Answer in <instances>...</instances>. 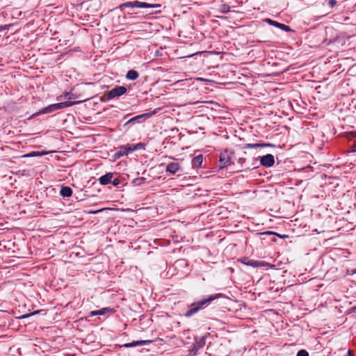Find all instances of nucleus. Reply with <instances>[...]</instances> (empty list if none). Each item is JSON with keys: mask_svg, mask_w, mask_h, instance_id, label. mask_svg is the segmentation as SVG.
Segmentation results:
<instances>
[{"mask_svg": "<svg viewBox=\"0 0 356 356\" xmlns=\"http://www.w3.org/2000/svg\"><path fill=\"white\" fill-rule=\"evenodd\" d=\"M220 296H222L221 293L211 295L206 299L191 304L190 305V309L185 313L184 316L186 318L192 316L198 312L200 309H202L208 306L213 300Z\"/></svg>", "mask_w": 356, "mask_h": 356, "instance_id": "1", "label": "nucleus"}, {"mask_svg": "<svg viewBox=\"0 0 356 356\" xmlns=\"http://www.w3.org/2000/svg\"><path fill=\"white\" fill-rule=\"evenodd\" d=\"M74 103L73 102L67 101L64 102L56 103L54 104H51L42 109L40 110L38 114H44L52 113L55 111L63 109L64 108L70 107L72 106Z\"/></svg>", "mask_w": 356, "mask_h": 356, "instance_id": "2", "label": "nucleus"}, {"mask_svg": "<svg viewBox=\"0 0 356 356\" xmlns=\"http://www.w3.org/2000/svg\"><path fill=\"white\" fill-rule=\"evenodd\" d=\"M127 91V89L122 86H118L109 90L107 92V99H114L116 97H119L124 94H125Z\"/></svg>", "mask_w": 356, "mask_h": 356, "instance_id": "3", "label": "nucleus"}, {"mask_svg": "<svg viewBox=\"0 0 356 356\" xmlns=\"http://www.w3.org/2000/svg\"><path fill=\"white\" fill-rule=\"evenodd\" d=\"M259 159L261 165L265 168L272 167L275 163V157L271 154L259 156Z\"/></svg>", "mask_w": 356, "mask_h": 356, "instance_id": "4", "label": "nucleus"}, {"mask_svg": "<svg viewBox=\"0 0 356 356\" xmlns=\"http://www.w3.org/2000/svg\"><path fill=\"white\" fill-rule=\"evenodd\" d=\"M264 22L268 23L270 26H275V27H277L280 29H282L286 32H291L292 31L291 29L289 26H286L284 24L279 23L277 22L274 21L269 18L264 19Z\"/></svg>", "mask_w": 356, "mask_h": 356, "instance_id": "5", "label": "nucleus"}, {"mask_svg": "<svg viewBox=\"0 0 356 356\" xmlns=\"http://www.w3.org/2000/svg\"><path fill=\"white\" fill-rule=\"evenodd\" d=\"M219 162L220 168H225L230 164V157L227 150L220 154Z\"/></svg>", "mask_w": 356, "mask_h": 356, "instance_id": "6", "label": "nucleus"}, {"mask_svg": "<svg viewBox=\"0 0 356 356\" xmlns=\"http://www.w3.org/2000/svg\"><path fill=\"white\" fill-rule=\"evenodd\" d=\"M180 168H181V167H180L179 163L172 162V163H170L167 165L166 168H165V172L173 175L178 171H179Z\"/></svg>", "mask_w": 356, "mask_h": 356, "instance_id": "7", "label": "nucleus"}, {"mask_svg": "<svg viewBox=\"0 0 356 356\" xmlns=\"http://www.w3.org/2000/svg\"><path fill=\"white\" fill-rule=\"evenodd\" d=\"M152 113H143V114H141V115H136V116H134L133 118H131V119H129L126 123L124 125H127L129 123H134L136 122H139L140 120H145L147 119H148L149 118H150L152 116Z\"/></svg>", "mask_w": 356, "mask_h": 356, "instance_id": "8", "label": "nucleus"}, {"mask_svg": "<svg viewBox=\"0 0 356 356\" xmlns=\"http://www.w3.org/2000/svg\"><path fill=\"white\" fill-rule=\"evenodd\" d=\"M152 343L151 340H140V341H134L131 343H127L123 345L124 347L126 348H131L135 347L137 346H142V345H147Z\"/></svg>", "mask_w": 356, "mask_h": 356, "instance_id": "9", "label": "nucleus"}, {"mask_svg": "<svg viewBox=\"0 0 356 356\" xmlns=\"http://www.w3.org/2000/svg\"><path fill=\"white\" fill-rule=\"evenodd\" d=\"M131 147L129 145L122 146L119 151L115 153V157L120 158L124 155H128L129 153L132 152Z\"/></svg>", "mask_w": 356, "mask_h": 356, "instance_id": "10", "label": "nucleus"}, {"mask_svg": "<svg viewBox=\"0 0 356 356\" xmlns=\"http://www.w3.org/2000/svg\"><path fill=\"white\" fill-rule=\"evenodd\" d=\"M113 177V174L112 172H108L106 175L100 177L99 178V181L102 185H107L111 183V180Z\"/></svg>", "mask_w": 356, "mask_h": 356, "instance_id": "11", "label": "nucleus"}, {"mask_svg": "<svg viewBox=\"0 0 356 356\" xmlns=\"http://www.w3.org/2000/svg\"><path fill=\"white\" fill-rule=\"evenodd\" d=\"M346 136L350 140H354V144L352 145L349 152H356V131H350L346 133Z\"/></svg>", "mask_w": 356, "mask_h": 356, "instance_id": "12", "label": "nucleus"}, {"mask_svg": "<svg viewBox=\"0 0 356 356\" xmlns=\"http://www.w3.org/2000/svg\"><path fill=\"white\" fill-rule=\"evenodd\" d=\"M269 146H273L272 144L270 143H248L245 144L243 147L244 149H257L259 147H269Z\"/></svg>", "mask_w": 356, "mask_h": 356, "instance_id": "13", "label": "nucleus"}, {"mask_svg": "<svg viewBox=\"0 0 356 356\" xmlns=\"http://www.w3.org/2000/svg\"><path fill=\"white\" fill-rule=\"evenodd\" d=\"M203 161V156L202 154L195 156L191 161V164L193 168H200L202 165Z\"/></svg>", "mask_w": 356, "mask_h": 356, "instance_id": "14", "label": "nucleus"}, {"mask_svg": "<svg viewBox=\"0 0 356 356\" xmlns=\"http://www.w3.org/2000/svg\"><path fill=\"white\" fill-rule=\"evenodd\" d=\"M60 194L63 197H69L72 194V190L70 187L68 186H63L60 189Z\"/></svg>", "mask_w": 356, "mask_h": 356, "instance_id": "15", "label": "nucleus"}, {"mask_svg": "<svg viewBox=\"0 0 356 356\" xmlns=\"http://www.w3.org/2000/svg\"><path fill=\"white\" fill-rule=\"evenodd\" d=\"M138 76H139V74L136 71L131 70L128 71L126 77H127V79H128L129 80L134 81V80L137 79Z\"/></svg>", "mask_w": 356, "mask_h": 356, "instance_id": "16", "label": "nucleus"}, {"mask_svg": "<svg viewBox=\"0 0 356 356\" xmlns=\"http://www.w3.org/2000/svg\"><path fill=\"white\" fill-rule=\"evenodd\" d=\"M140 1H127L123 3V6L126 8H139Z\"/></svg>", "mask_w": 356, "mask_h": 356, "instance_id": "17", "label": "nucleus"}, {"mask_svg": "<svg viewBox=\"0 0 356 356\" xmlns=\"http://www.w3.org/2000/svg\"><path fill=\"white\" fill-rule=\"evenodd\" d=\"M160 4H152L145 2H140V8H153L160 7Z\"/></svg>", "mask_w": 356, "mask_h": 356, "instance_id": "18", "label": "nucleus"}, {"mask_svg": "<svg viewBox=\"0 0 356 356\" xmlns=\"http://www.w3.org/2000/svg\"><path fill=\"white\" fill-rule=\"evenodd\" d=\"M100 312V315H104L107 313H111L113 312V309L110 307H104L101 309H99Z\"/></svg>", "mask_w": 356, "mask_h": 356, "instance_id": "19", "label": "nucleus"}, {"mask_svg": "<svg viewBox=\"0 0 356 356\" xmlns=\"http://www.w3.org/2000/svg\"><path fill=\"white\" fill-rule=\"evenodd\" d=\"M229 10H230V7L227 4H222L220 6V11L222 13H227L228 12H229Z\"/></svg>", "mask_w": 356, "mask_h": 356, "instance_id": "20", "label": "nucleus"}, {"mask_svg": "<svg viewBox=\"0 0 356 356\" xmlns=\"http://www.w3.org/2000/svg\"><path fill=\"white\" fill-rule=\"evenodd\" d=\"M145 148V145L143 143H138L136 145H134V148H131V149L134 150H137V149H144Z\"/></svg>", "mask_w": 356, "mask_h": 356, "instance_id": "21", "label": "nucleus"}, {"mask_svg": "<svg viewBox=\"0 0 356 356\" xmlns=\"http://www.w3.org/2000/svg\"><path fill=\"white\" fill-rule=\"evenodd\" d=\"M39 312H40V311H35V312H33L30 313V314H24V315L20 316L19 318H29V317H30L31 316H33L35 314H38Z\"/></svg>", "mask_w": 356, "mask_h": 356, "instance_id": "22", "label": "nucleus"}, {"mask_svg": "<svg viewBox=\"0 0 356 356\" xmlns=\"http://www.w3.org/2000/svg\"><path fill=\"white\" fill-rule=\"evenodd\" d=\"M297 356H309V353L305 350H300L298 352Z\"/></svg>", "mask_w": 356, "mask_h": 356, "instance_id": "23", "label": "nucleus"}, {"mask_svg": "<svg viewBox=\"0 0 356 356\" xmlns=\"http://www.w3.org/2000/svg\"><path fill=\"white\" fill-rule=\"evenodd\" d=\"M244 263L248 266H254V267L257 266V261H254V260H250V261H248V262H247V263L244 262Z\"/></svg>", "mask_w": 356, "mask_h": 356, "instance_id": "24", "label": "nucleus"}, {"mask_svg": "<svg viewBox=\"0 0 356 356\" xmlns=\"http://www.w3.org/2000/svg\"><path fill=\"white\" fill-rule=\"evenodd\" d=\"M337 3V1L336 0H329L327 2V4L330 8H334Z\"/></svg>", "mask_w": 356, "mask_h": 356, "instance_id": "25", "label": "nucleus"}, {"mask_svg": "<svg viewBox=\"0 0 356 356\" xmlns=\"http://www.w3.org/2000/svg\"><path fill=\"white\" fill-rule=\"evenodd\" d=\"M100 99L102 102H106L111 100V99H107V93H105L103 96L101 97Z\"/></svg>", "mask_w": 356, "mask_h": 356, "instance_id": "26", "label": "nucleus"}, {"mask_svg": "<svg viewBox=\"0 0 356 356\" xmlns=\"http://www.w3.org/2000/svg\"><path fill=\"white\" fill-rule=\"evenodd\" d=\"M111 182L114 186H118L120 184V181L118 179H115L113 181L111 180Z\"/></svg>", "mask_w": 356, "mask_h": 356, "instance_id": "27", "label": "nucleus"}, {"mask_svg": "<svg viewBox=\"0 0 356 356\" xmlns=\"http://www.w3.org/2000/svg\"><path fill=\"white\" fill-rule=\"evenodd\" d=\"M97 315H100V312H99V310L92 311V312H90V316H97Z\"/></svg>", "mask_w": 356, "mask_h": 356, "instance_id": "28", "label": "nucleus"}, {"mask_svg": "<svg viewBox=\"0 0 356 356\" xmlns=\"http://www.w3.org/2000/svg\"><path fill=\"white\" fill-rule=\"evenodd\" d=\"M10 25H5V26H0V31L6 30L7 29V27H8Z\"/></svg>", "mask_w": 356, "mask_h": 356, "instance_id": "29", "label": "nucleus"}, {"mask_svg": "<svg viewBox=\"0 0 356 356\" xmlns=\"http://www.w3.org/2000/svg\"><path fill=\"white\" fill-rule=\"evenodd\" d=\"M204 344V338H202L200 341V346H202Z\"/></svg>", "mask_w": 356, "mask_h": 356, "instance_id": "30", "label": "nucleus"}, {"mask_svg": "<svg viewBox=\"0 0 356 356\" xmlns=\"http://www.w3.org/2000/svg\"><path fill=\"white\" fill-rule=\"evenodd\" d=\"M35 152H33L29 154L25 155L24 156H35Z\"/></svg>", "mask_w": 356, "mask_h": 356, "instance_id": "31", "label": "nucleus"}, {"mask_svg": "<svg viewBox=\"0 0 356 356\" xmlns=\"http://www.w3.org/2000/svg\"><path fill=\"white\" fill-rule=\"evenodd\" d=\"M345 356H353V353H352V351L350 350H349L348 351V353Z\"/></svg>", "mask_w": 356, "mask_h": 356, "instance_id": "32", "label": "nucleus"}, {"mask_svg": "<svg viewBox=\"0 0 356 356\" xmlns=\"http://www.w3.org/2000/svg\"><path fill=\"white\" fill-rule=\"evenodd\" d=\"M353 311L356 312V305L353 307Z\"/></svg>", "mask_w": 356, "mask_h": 356, "instance_id": "33", "label": "nucleus"}, {"mask_svg": "<svg viewBox=\"0 0 356 356\" xmlns=\"http://www.w3.org/2000/svg\"><path fill=\"white\" fill-rule=\"evenodd\" d=\"M355 273H356V270H355Z\"/></svg>", "mask_w": 356, "mask_h": 356, "instance_id": "34", "label": "nucleus"}]
</instances>
